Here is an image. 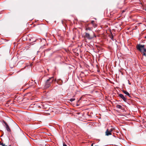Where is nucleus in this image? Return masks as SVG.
Segmentation results:
<instances>
[{"label": "nucleus", "mask_w": 146, "mask_h": 146, "mask_svg": "<svg viewBox=\"0 0 146 146\" xmlns=\"http://www.w3.org/2000/svg\"><path fill=\"white\" fill-rule=\"evenodd\" d=\"M137 3H139L140 4H141V3L140 0H137Z\"/></svg>", "instance_id": "nucleus-13"}, {"label": "nucleus", "mask_w": 146, "mask_h": 146, "mask_svg": "<svg viewBox=\"0 0 146 146\" xmlns=\"http://www.w3.org/2000/svg\"><path fill=\"white\" fill-rule=\"evenodd\" d=\"M145 38L146 39V36H145Z\"/></svg>", "instance_id": "nucleus-18"}, {"label": "nucleus", "mask_w": 146, "mask_h": 146, "mask_svg": "<svg viewBox=\"0 0 146 146\" xmlns=\"http://www.w3.org/2000/svg\"><path fill=\"white\" fill-rule=\"evenodd\" d=\"M111 131H109V129H108L106 132V135L107 136L111 135Z\"/></svg>", "instance_id": "nucleus-7"}, {"label": "nucleus", "mask_w": 146, "mask_h": 146, "mask_svg": "<svg viewBox=\"0 0 146 146\" xmlns=\"http://www.w3.org/2000/svg\"><path fill=\"white\" fill-rule=\"evenodd\" d=\"M84 38L88 40H91L93 39L95 37H96L94 32L93 31H91L89 32H85Z\"/></svg>", "instance_id": "nucleus-3"}, {"label": "nucleus", "mask_w": 146, "mask_h": 146, "mask_svg": "<svg viewBox=\"0 0 146 146\" xmlns=\"http://www.w3.org/2000/svg\"><path fill=\"white\" fill-rule=\"evenodd\" d=\"M119 96L125 102H126V98L122 94H119Z\"/></svg>", "instance_id": "nucleus-5"}, {"label": "nucleus", "mask_w": 146, "mask_h": 146, "mask_svg": "<svg viewBox=\"0 0 146 146\" xmlns=\"http://www.w3.org/2000/svg\"><path fill=\"white\" fill-rule=\"evenodd\" d=\"M85 30L86 32H91V31H92V28L88 27V26H86Z\"/></svg>", "instance_id": "nucleus-6"}, {"label": "nucleus", "mask_w": 146, "mask_h": 146, "mask_svg": "<svg viewBox=\"0 0 146 146\" xmlns=\"http://www.w3.org/2000/svg\"><path fill=\"white\" fill-rule=\"evenodd\" d=\"M3 122L5 125V127L7 131L10 133L11 132V130L10 129L9 127V126L7 123H6L4 121H3Z\"/></svg>", "instance_id": "nucleus-4"}, {"label": "nucleus", "mask_w": 146, "mask_h": 146, "mask_svg": "<svg viewBox=\"0 0 146 146\" xmlns=\"http://www.w3.org/2000/svg\"><path fill=\"white\" fill-rule=\"evenodd\" d=\"M55 79H54L53 77L49 78L45 82L44 88H47L50 86L53 82H55Z\"/></svg>", "instance_id": "nucleus-1"}, {"label": "nucleus", "mask_w": 146, "mask_h": 146, "mask_svg": "<svg viewBox=\"0 0 146 146\" xmlns=\"http://www.w3.org/2000/svg\"><path fill=\"white\" fill-rule=\"evenodd\" d=\"M125 0H124V1H125Z\"/></svg>", "instance_id": "nucleus-20"}, {"label": "nucleus", "mask_w": 146, "mask_h": 146, "mask_svg": "<svg viewBox=\"0 0 146 146\" xmlns=\"http://www.w3.org/2000/svg\"><path fill=\"white\" fill-rule=\"evenodd\" d=\"M116 107L118 108L121 109H122V106H121L119 105H117V106H116Z\"/></svg>", "instance_id": "nucleus-9"}, {"label": "nucleus", "mask_w": 146, "mask_h": 146, "mask_svg": "<svg viewBox=\"0 0 146 146\" xmlns=\"http://www.w3.org/2000/svg\"><path fill=\"white\" fill-rule=\"evenodd\" d=\"M143 9L144 10H145V11H146V8H145V9H144V8Z\"/></svg>", "instance_id": "nucleus-17"}, {"label": "nucleus", "mask_w": 146, "mask_h": 146, "mask_svg": "<svg viewBox=\"0 0 146 146\" xmlns=\"http://www.w3.org/2000/svg\"><path fill=\"white\" fill-rule=\"evenodd\" d=\"M114 129L113 128H111L110 129H109L110 131H111V132L112 131H113L114 130Z\"/></svg>", "instance_id": "nucleus-10"}, {"label": "nucleus", "mask_w": 146, "mask_h": 146, "mask_svg": "<svg viewBox=\"0 0 146 146\" xmlns=\"http://www.w3.org/2000/svg\"><path fill=\"white\" fill-rule=\"evenodd\" d=\"M136 48L143 55L146 56V48L145 47L144 45L138 44L136 46Z\"/></svg>", "instance_id": "nucleus-2"}, {"label": "nucleus", "mask_w": 146, "mask_h": 146, "mask_svg": "<svg viewBox=\"0 0 146 146\" xmlns=\"http://www.w3.org/2000/svg\"><path fill=\"white\" fill-rule=\"evenodd\" d=\"M75 100V98H71L70 100L71 102H72L74 100Z\"/></svg>", "instance_id": "nucleus-12"}, {"label": "nucleus", "mask_w": 146, "mask_h": 146, "mask_svg": "<svg viewBox=\"0 0 146 146\" xmlns=\"http://www.w3.org/2000/svg\"><path fill=\"white\" fill-rule=\"evenodd\" d=\"M0 145H2V146H7L6 145H5V144L3 143H0ZM9 146H10V145Z\"/></svg>", "instance_id": "nucleus-11"}, {"label": "nucleus", "mask_w": 146, "mask_h": 146, "mask_svg": "<svg viewBox=\"0 0 146 146\" xmlns=\"http://www.w3.org/2000/svg\"><path fill=\"white\" fill-rule=\"evenodd\" d=\"M123 92L126 95L128 96L129 97H131V96L129 93L126 91L123 90Z\"/></svg>", "instance_id": "nucleus-8"}, {"label": "nucleus", "mask_w": 146, "mask_h": 146, "mask_svg": "<svg viewBox=\"0 0 146 146\" xmlns=\"http://www.w3.org/2000/svg\"><path fill=\"white\" fill-rule=\"evenodd\" d=\"M63 146H67V145L65 143H63Z\"/></svg>", "instance_id": "nucleus-15"}, {"label": "nucleus", "mask_w": 146, "mask_h": 146, "mask_svg": "<svg viewBox=\"0 0 146 146\" xmlns=\"http://www.w3.org/2000/svg\"><path fill=\"white\" fill-rule=\"evenodd\" d=\"M125 10H123V11H122V13H123V12H125Z\"/></svg>", "instance_id": "nucleus-16"}, {"label": "nucleus", "mask_w": 146, "mask_h": 146, "mask_svg": "<svg viewBox=\"0 0 146 146\" xmlns=\"http://www.w3.org/2000/svg\"><path fill=\"white\" fill-rule=\"evenodd\" d=\"M120 2L119 4H120Z\"/></svg>", "instance_id": "nucleus-19"}, {"label": "nucleus", "mask_w": 146, "mask_h": 146, "mask_svg": "<svg viewBox=\"0 0 146 146\" xmlns=\"http://www.w3.org/2000/svg\"><path fill=\"white\" fill-rule=\"evenodd\" d=\"M91 23L94 25V21H92Z\"/></svg>", "instance_id": "nucleus-14"}]
</instances>
